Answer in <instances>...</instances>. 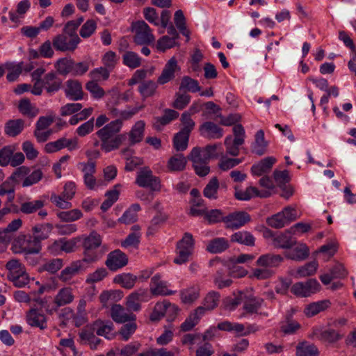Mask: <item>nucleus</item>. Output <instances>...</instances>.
Segmentation results:
<instances>
[{"label":"nucleus","instance_id":"f257e3e1","mask_svg":"<svg viewBox=\"0 0 356 356\" xmlns=\"http://www.w3.org/2000/svg\"><path fill=\"white\" fill-rule=\"evenodd\" d=\"M122 127L121 120H115L99 129L96 135L101 140V148L106 152H110L119 148L125 138L124 134H118Z\"/></svg>","mask_w":356,"mask_h":356},{"label":"nucleus","instance_id":"f03ea898","mask_svg":"<svg viewBox=\"0 0 356 356\" xmlns=\"http://www.w3.org/2000/svg\"><path fill=\"white\" fill-rule=\"evenodd\" d=\"M283 261L284 258L280 254L268 253L261 255L256 262L259 268L253 270V277L258 280L271 277L275 274L273 268L278 267Z\"/></svg>","mask_w":356,"mask_h":356},{"label":"nucleus","instance_id":"7ed1b4c3","mask_svg":"<svg viewBox=\"0 0 356 356\" xmlns=\"http://www.w3.org/2000/svg\"><path fill=\"white\" fill-rule=\"evenodd\" d=\"M8 270V277L18 288L25 286L29 282V277L24 266L18 259H11L6 264Z\"/></svg>","mask_w":356,"mask_h":356},{"label":"nucleus","instance_id":"20e7f679","mask_svg":"<svg viewBox=\"0 0 356 356\" xmlns=\"http://www.w3.org/2000/svg\"><path fill=\"white\" fill-rule=\"evenodd\" d=\"M12 250L13 252L17 254H38L41 250V244L32 234H19L14 240Z\"/></svg>","mask_w":356,"mask_h":356},{"label":"nucleus","instance_id":"39448f33","mask_svg":"<svg viewBox=\"0 0 356 356\" xmlns=\"http://www.w3.org/2000/svg\"><path fill=\"white\" fill-rule=\"evenodd\" d=\"M187 159L192 162L193 168L198 176L204 177L209 173V161L202 148L200 147H193Z\"/></svg>","mask_w":356,"mask_h":356},{"label":"nucleus","instance_id":"423d86ee","mask_svg":"<svg viewBox=\"0 0 356 356\" xmlns=\"http://www.w3.org/2000/svg\"><path fill=\"white\" fill-rule=\"evenodd\" d=\"M195 246V240L191 233L186 232L182 238L177 244V257L174 262L177 264L186 263L193 254Z\"/></svg>","mask_w":356,"mask_h":356},{"label":"nucleus","instance_id":"0eeeda50","mask_svg":"<svg viewBox=\"0 0 356 356\" xmlns=\"http://www.w3.org/2000/svg\"><path fill=\"white\" fill-rule=\"evenodd\" d=\"M136 184L140 187L149 188L152 191H160L161 189L159 177L153 175L149 167H143L137 172Z\"/></svg>","mask_w":356,"mask_h":356},{"label":"nucleus","instance_id":"6e6552de","mask_svg":"<svg viewBox=\"0 0 356 356\" xmlns=\"http://www.w3.org/2000/svg\"><path fill=\"white\" fill-rule=\"evenodd\" d=\"M321 290V284L316 279H309L305 282H298L292 285L291 291L300 298L309 297Z\"/></svg>","mask_w":356,"mask_h":356},{"label":"nucleus","instance_id":"1a4fd4ad","mask_svg":"<svg viewBox=\"0 0 356 356\" xmlns=\"http://www.w3.org/2000/svg\"><path fill=\"white\" fill-rule=\"evenodd\" d=\"M135 31L134 40L139 45H147L155 41V37L148 24L144 21H138L133 24Z\"/></svg>","mask_w":356,"mask_h":356},{"label":"nucleus","instance_id":"9d476101","mask_svg":"<svg viewBox=\"0 0 356 356\" xmlns=\"http://www.w3.org/2000/svg\"><path fill=\"white\" fill-rule=\"evenodd\" d=\"M80 41L81 40L79 38L74 36V38H72L66 34L62 33L53 38L52 44L54 47L58 51H73L76 49Z\"/></svg>","mask_w":356,"mask_h":356},{"label":"nucleus","instance_id":"9b49d317","mask_svg":"<svg viewBox=\"0 0 356 356\" xmlns=\"http://www.w3.org/2000/svg\"><path fill=\"white\" fill-rule=\"evenodd\" d=\"M170 284L161 279L160 274L154 275L152 278L149 284V291L153 296H167L174 295L176 291L168 289Z\"/></svg>","mask_w":356,"mask_h":356},{"label":"nucleus","instance_id":"f8f14e48","mask_svg":"<svg viewBox=\"0 0 356 356\" xmlns=\"http://www.w3.org/2000/svg\"><path fill=\"white\" fill-rule=\"evenodd\" d=\"M251 220L250 216L245 211H235L223 218L227 228L238 229Z\"/></svg>","mask_w":356,"mask_h":356},{"label":"nucleus","instance_id":"ddd939ff","mask_svg":"<svg viewBox=\"0 0 356 356\" xmlns=\"http://www.w3.org/2000/svg\"><path fill=\"white\" fill-rule=\"evenodd\" d=\"M128 263L127 255L120 250L110 252L105 261L106 266L112 271H116L125 266Z\"/></svg>","mask_w":356,"mask_h":356},{"label":"nucleus","instance_id":"4468645a","mask_svg":"<svg viewBox=\"0 0 356 356\" xmlns=\"http://www.w3.org/2000/svg\"><path fill=\"white\" fill-rule=\"evenodd\" d=\"M180 70L177 61L175 57H172L165 65L157 82L161 85L165 84L175 77V73Z\"/></svg>","mask_w":356,"mask_h":356},{"label":"nucleus","instance_id":"2eb2a0df","mask_svg":"<svg viewBox=\"0 0 356 356\" xmlns=\"http://www.w3.org/2000/svg\"><path fill=\"white\" fill-rule=\"evenodd\" d=\"M111 315L112 319L118 323H125L128 321H134L136 315L129 309L124 308L120 305H114L111 307Z\"/></svg>","mask_w":356,"mask_h":356},{"label":"nucleus","instance_id":"dca6fc26","mask_svg":"<svg viewBox=\"0 0 356 356\" xmlns=\"http://www.w3.org/2000/svg\"><path fill=\"white\" fill-rule=\"evenodd\" d=\"M65 94L69 99L72 101L83 99L84 92L81 83L77 80H67L65 83Z\"/></svg>","mask_w":356,"mask_h":356},{"label":"nucleus","instance_id":"f3484780","mask_svg":"<svg viewBox=\"0 0 356 356\" xmlns=\"http://www.w3.org/2000/svg\"><path fill=\"white\" fill-rule=\"evenodd\" d=\"M292 234H293L291 228L278 234L273 237V245L277 248H291L296 243V240L292 236Z\"/></svg>","mask_w":356,"mask_h":356},{"label":"nucleus","instance_id":"a211bd4d","mask_svg":"<svg viewBox=\"0 0 356 356\" xmlns=\"http://www.w3.org/2000/svg\"><path fill=\"white\" fill-rule=\"evenodd\" d=\"M200 134L209 139H219L223 136V129L212 122H205L200 127Z\"/></svg>","mask_w":356,"mask_h":356},{"label":"nucleus","instance_id":"6ab92c4d","mask_svg":"<svg viewBox=\"0 0 356 356\" xmlns=\"http://www.w3.org/2000/svg\"><path fill=\"white\" fill-rule=\"evenodd\" d=\"M26 317L27 323L31 327H39L40 330L47 327L46 316L35 309H31L27 312Z\"/></svg>","mask_w":356,"mask_h":356},{"label":"nucleus","instance_id":"aec40b11","mask_svg":"<svg viewBox=\"0 0 356 356\" xmlns=\"http://www.w3.org/2000/svg\"><path fill=\"white\" fill-rule=\"evenodd\" d=\"M270 195V192H260L257 188L253 186L248 187L245 191L236 189L234 193L235 197L238 200L243 201L250 200L253 197H267Z\"/></svg>","mask_w":356,"mask_h":356},{"label":"nucleus","instance_id":"412c9836","mask_svg":"<svg viewBox=\"0 0 356 356\" xmlns=\"http://www.w3.org/2000/svg\"><path fill=\"white\" fill-rule=\"evenodd\" d=\"M86 268V266L83 265V261L77 260L64 268L60 272L59 278L63 282H67L79 273V271L84 270Z\"/></svg>","mask_w":356,"mask_h":356},{"label":"nucleus","instance_id":"4be33fe9","mask_svg":"<svg viewBox=\"0 0 356 356\" xmlns=\"http://www.w3.org/2000/svg\"><path fill=\"white\" fill-rule=\"evenodd\" d=\"M42 82L44 88L49 94H54L58 91L62 85V81L53 72L47 73L44 76Z\"/></svg>","mask_w":356,"mask_h":356},{"label":"nucleus","instance_id":"5701e85b","mask_svg":"<svg viewBox=\"0 0 356 356\" xmlns=\"http://www.w3.org/2000/svg\"><path fill=\"white\" fill-rule=\"evenodd\" d=\"M52 229L53 225L51 223H38L33 226L31 232L33 236L41 244L42 241L49 238Z\"/></svg>","mask_w":356,"mask_h":356},{"label":"nucleus","instance_id":"b1692460","mask_svg":"<svg viewBox=\"0 0 356 356\" xmlns=\"http://www.w3.org/2000/svg\"><path fill=\"white\" fill-rule=\"evenodd\" d=\"M275 162L276 159L275 157H266L259 163L253 165L251 168V172L253 175L261 176L264 173L269 172Z\"/></svg>","mask_w":356,"mask_h":356},{"label":"nucleus","instance_id":"393cba45","mask_svg":"<svg viewBox=\"0 0 356 356\" xmlns=\"http://www.w3.org/2000/svg\"><path fill=\"white\" fill-rule=\"evenodd\" d=\"M77 240L72 238L70 240L60 239L55 241L52 245L49 246L51 252H57L58 251H64L65 252H72L75 250Z\"/></svg>","mask_w":356,"mask_h":356},{"label":"nucleus","instance_id":"a878e982","mask_svg":"<svg viewBox=\"0 0 356 356\" xmlns=\"http://www.w3.org/2000/svg\"><path fill=\"white\" fill-rule=\"evenodd\" d=\"M286 258L294 261H302L307 259L309 256V249L305 244L300 243L290 248V250L284 252Z\"/></svg>","mask_w":356,"mask_h":356},{"label":"nucleus","instance_id":"bb28decb","mask_svg":"<svg viewBox=\"0 0 356 356\" xmlns=\"http://www.w3.org/2000/svg\"><path fill=\"white\" fill-rule=\"evenodd\" d=\"M140 227L138 225H134L131 227L132 232L130 233L126 238L121 242L123 248H137L140 242L141 233L140 232Z\"/></svg>","mask_w":356,"mask_h":356},{"label":"nucleus","instance_id":"cd10ccee","mask_svg":"<svg viewBox=\"0 0 356 356\" xmlns=\"http://www.w3.org/2000/svg\"><path fill=\"white\" fill-rule=\"evenodd\" d=\"M187 158L183 154H176L171 156L167 163V168L170 172L183 171L186 166Z\"/></svg>","mask_w":356,"mask_h":356},{"label":"nucleus","instance_id":"c85d7f7f","mask_svg":"<svg viewBox=\"0 0 356 356\" xmlns=\"http://www.w3.org/2000/svg\"><path fill=\"white\" fill-rule=\"evenodd\" d=\"M93 330L97 335L104 337L107 339H111L113 337V324L109 321H96L93 323Z\"/></svg>","mask_w":356,"mask_h":356},{"label":"nucleus","instance_id":"c756f323","mask_svg":"<svg viewBox=\"0 0 356 356\" xmlns=\"http://www.w3.org/2000/svg\"><path fill=\"white\" fill-rule=\"evenodd\" d=\"M264 303V300L258 297H252L247 298L244 302L243 309L244 312L241 314V317L245 316L246 314H258L259 310Z\"/></svg>","mask_w":356,"mask_h":356},{"label":"nucleus","instance_id":"7c9ffc66","mask_svg":"<svg viewBox=\"0 0 356 356\" xmlns=\"http://www.w3.org/2000/svg\"><path fill=\"white\" fill-rule=\"evenodd\" d=\"M74 296L70 287L60 289L54 297V302L57 307H62L73 302Z\"/></svg>","mask_w":356,"mask_h":356},{"label":"nucleus","instance_id":"2f4dec72","mask_svg":"<svg viewBox=\"0 0 356 356\" xmlns=\"http://www.w3.org/2000/svg\"><path fill=\"white\" fill-rule=\"evenodd\" d=\"M24 128V121L22 119L8 120L4 127V133L10 137L18 136Z\"/></svg>","mask_w":356,"mask_h":356},{"label":"nucleus","instance_id":"473e14b6","mask_svg":"<svg viewBox=\"0 0 356 356\" xmlns=\"http://www.w3.org/2000/svg\"><path fill=\"white\" fill-rule=\"evenodd\" d=\"M145 123L143 120L137 121L129 133L130 143L134 145L140 143L144 137Z\"/></svg>","mask_w":356,"mask_h":356},{"label":"nucleus","instance_id":"72a5a7b5","mask_svg":"<svg viewBox=\"0 0 356 356\" xmlns=\"http://www.w3.org/2000/svg\"><path fill=\"white\" fill-rule=\"evenodd\" d=\"M230 241L246 246H254L255 238L248 231H238L231 236Z\"/></svg>","mask_w":356,"mask_h":356},{"label":"nucleus","instance_id":"f704fd0d","mask_svg":"<svg viewBox=\"0 0 356 356\" xmlns=\"http://www.w3.org/2000/svg\"><path fill=\"white\" fill-rule=\"evenodd\" d=\"M102 248L104 250H97V248H92L91 247L83 248L84 257L83 259L81 260L83 261V265H85L86 263H94L101 259L103 254L107 251V248L104 246H102Z\"/></svg>","mask_w":356,"mask_h":356},{"label":"nucleus","instance_id":"c9c22d12","mask_svg":"<svg viewBox=\"0 0 356 356\" xmlns=\"http://www.w3.org/2000/svg\"><path fill=\"white\" fill-rule=\"evenodd\" d=\"M330 305V302L328 300H320L307 305L305 309L304 313L308 317L314 316L321 312L325 310Z\"/></svg>","mask_w":356,"mask_h":356},{"label":"nucleus","instance_id":"e433bc0d","mask_svg":"<svg viewBox=\"0 0 356 356\" xmlns=\"http://www.w3.org/2000/svg\"><path fill=\"white\" fill-rule=\"evenodd\" d=\"M44 206V201L42 200H34L32 201H24L20 204L19 211L24 214H31L37 212Z\"/></svg>","mask_w":356,"mask_h":356},{"label":"nucleus","instance_id":"4c0bfd02","mask_svg":"<svg viewBox=\"0 0 356 356\" xmlns=\"http://www.w3.org/2000/svg\"><path fill=\"white\" fill-rule=\"evenodd\" d=\"M229 248L228 241L225 238H216L210 241L207 245V250L211 253H220Z\"/></svg>","mask_w":356,"mask_h":356},{"label":"nucleus","instance_id":"58836bf2","mask_svg":"<svg viewBox=\"0 0 356 356\" xmlns=\"http://www.w3.org/2000/svg\"><path fill=\"white\" fill-rule=\"evenodd\" d=\"M267 147V142L264 138V132L259 130L255 135V140L252 145V150L254 154L261 156L265 154Z\"/></svg>","mask_w":356,"mask_h":356},{"label":"nucleus","instance_id":"ea45409f","mask_svg":"<svg viewBox=\"0 0 356 356\" xmlns=\"http://www.w3.org/2000/svg\"><path fill=\"white\" fill-rule=\"evenodd\" d=\"M318 350L316 346L307 341L299 343L296 346V356H318Z\"/></svg>","mask_w":356,"mask_h":356},{"label":"nucleus","instance_id":"a19ab883","mask_svg":"<svg viewBox=\"0 0 356 356\" xmlns=\"http://www.w3.org/2000/svg\"><path fill=\"white\" fill-rule=\"evenodd\" d=\"M200 296V287L198 285L192 286L180 292L181 300L184 303H192Z\"/></svg>","mask_w":356,"mask_h":356},{"label":"nucleus","instance_id":"79ce46f5","mask_svg":"<svg viewBox=\"0 0 356 356\" xmlns=\"http://www.w3.org/2000/svg\"><path fill=\"white\" fill-rule=\"evenodd\" d=\"M217 330L234 332L241 335H245L250 332L245 331V327L243 324L238 323H231L229 321H223L218 323Z\"/></svg>","mask_w":356,"mask_h":356},{"label":"nucleus","instance_id":"37998d69","mask_svg":"<svg viewBox=\"0 0 356 356\" xmlns=\"http://www.w3.org/2000/svg\"><path fill=\"white\" fill-rule=\"evenodd\" d=\"M15 183L9 177L0 184V196L8 195V202L11 203L15 199Z\"/></svg>","mask_w":356,"mask_h":356},{"label":"nucleus","instance_id":"c03bdc74","mask_svg":"<svg viewBox=\"0 0 356 356\" xmlns=\"http://www.w3.org/2000/svg\"><path fill=\"white\" fill-rule=\"evenodd\" d=\"M122 63L127 67L136 69L141 65V58L134 51H127L122 55Z\"/></svg>","mask_w":356,"mask_h":356},{"label":"nucleus","instance_id":"a18cd8bd","mask_svg":"<svg viewBox=\"0 0 356 356\" xmlns=\"http://www.w3.org/2000/svg\"><path fill=\"white\" fill-rule=\"evenodd\" d=\"M73 60L70 58H59L54 64L57 72L63 76H67L72 72Z\"/></svg>","mask_w":356,"mask_h":356},{"label":"nucleus","instance_id":"49530a36","mask_svg":"<svg viewBox=\"0 0 356 356\" xmlns=\"http://www.w3.org/2000/svg\"><path fill=\"white\" fill-rule=\"evenodd\" d=\"M201 90V87L199 85V83L197 80L192 79L188 76H184L182 77L180 86L179 90H184L191 92H200Z\"/></svg>","mask_w":356,"mask_h":356},{"label":"nucleus","instance_id":"de8ad7c7","mask_svg":"<svg viewBox=\"0 0 356 356\" xmlns=\"http://www.w3.org/2000/svg\"><path fill=\"white\" fill-rule=\"evenodd\" d=\"M18 108L22 114L31 118L35 117L39 113L38 108L33 105L28 99H22L19 103Z\"/></svg>","mask_w":356,"mask_h":356},{"label":"nucleus","instance_id":"09e8293b","mask_svg":"<svg viewBox=\"0 0 356 356\" xmlns=\"http://www.w3.org/2000/svg\"><path fill=\"white\" fill-rule=\"evenodd\" d=\"M189 134L179 131L173 138V147L177 152H183L188 147Z\"/></svg>","mask_w":356,"mask_h":356},{"label":"nucleus","instance_id":"8fccbe9b","mask_svg":"<svg viewBox=\"0 0 356 356\" xmlns=\"http://www.w3.org/2000/svg\"><path fill=\"white\" fill-rule=\"evenodd\" d=\"M219 188V182L217 177H214L210 179L209 183L204 188L203 194L204 197L210 200H216L218 198V190Z\"/></svg>","mask_w":356,"mask_h":356},{"label":"nucleus","instance_id":"3c124183","mask_svg":"<svg viewBox=\"0 0 356 356\" xmlns=\"http://www.w3.org/2000/svg\"><path fill=\"white\" fill-rule=\"evenodd\" d=\"M23 63H6L5 67L9 71L6 76V79L10 82L15 81L22 71Z\"/></svg>","mask_w":356,"mask_h":356},{"label":"nucleus","instance_id":"603ef678","mask_svg":"<svg viewBox=\"0 0 356 356\" xmlns=\"http://www.w3.org/2000/svg\"><path fill=\"white\" fill-rule=\"evenodd\" d=\"M137 277L130 273H122L116 275L114 278L115 283L120 284L122 287L130 289L134 287Z\"/></svg>","mask_w":356,"mask_h":356},{"label":"nucleus","instance_id":"864d4df0","mask_svg":"<svg viewBox=\"0 0 356 356\" xmlns=\"http://www.w3.org/2000/svg\"><path fill=\"white\" fill-rule=\"evenodd\" d=\"M318 266V263L315 261L307 263L298 268L296 277L302 278L313 275L316 272Z\"/></svg>","mask_w":356,"mask_h":356},{"label":"nucleus","instance_id":"5fc2aeb1","mask_svg":"<svg viewBox=\"0 0 356 356\" xmlns=\"http://www.w3.org/2000/svg\"><path fill=\"white\" fill-rule=\"evenodd\" d=\"M98 81L91 80L86 83V88L95 99H100L105 95L104 90L97 83Z\"/></svg>","mask_w":356,"mask_h":356},{"label":"nucleus","instance_id":"6e6d98bb","mask_svg":"<svg viewBox=\"0 0 356 356\" xmlns=\"http://www.w3.org/2000/svg\"><path fill=\"white\" fill-rule=\"evenodd\" d=\"M174 22L177 29L181 33L182 35L189 38V31L187 30L186 26V19L182 10H178L175 12L174 16Z\"/></svg>","mask_w":356,"mask_h":356},{"label":"nucleus","instance_id":"4d7b16f0","mask_svg":"<svg viewBox=\"0 0 356 356\" xmlns=\"http://www.w3.org/2000/svg\"><path fill=\"white\" fill-rule=\"evenodd\" d=\"M102 244V237L96 232H92L88 236H86L83 242V248H98Z\"/></svg>","mask_w":356,"mask_h":356},{"label":"nucleus","instance_id":"13d9d810","mask_svg":"<svg viewBox=\"0 0 356 356\" xmlns=\"http://www.w3.org/2000/svg\"><path fill=\"white\" fill-rule=\"evenodd\" d=\"M156 88V84L153 81H144L139 86L138 91L143 98H147L154 94Z\"/></svg>","mask_w":356,"mask_h":356},{"label":"nucleus","instance_id":"bf43d9fd","mask_svg":"<svg viewBox=\"0 0 356 356\" xmlns=\"http://www.w3.org/2000/svg\"><path fill=\"white\" fill-rule=\"evenodd\" d=\"M242 162L241 159L229 158L225 155H222L219 161L218 167L223 171H227L234 168Z\"/></svg>","mask_w":356,"mask_h":356},{"label":"nucleus","instance_id":"052dcab7","mask_svg":"<svg viewBox=\"0 0 356 356\" xmlns=\"http://www.w3.org/2000/svg\"><path fill=\"white\" fill-rule=\"evenodd\" d=\"M167 300L159 302L156 303L154 310L150 315V320L152 321H159L161 318L165 316L167 309Z\"/></svg>","mask_w":356,"mask_h":356},{"label":"nucleus","instance_id":"680f3d73","mask_svg":"<svg viewBox=\"0 0 356 356\" xmlns=\"http://www.w3.org/2000/svg\"><path fill=\"white\" fill-rule=\"evenodd\" d=\"M180 122L182 125V128L180 131L190 135L195 126V122L192 119L191 116L188 113H183L181 115Z\"/></svg>","mask_w":356,"mask_h":356},{"label":"nucleus","instance_id":"e2e57ef3","mask_svg":"<svg viewBox=\"0 0 356 356\" xmlns=\"http://www.w3.org/2000/svg\"><path fill=\"white\" fill-rule=\"evenodd\" d=\"M57 216L63 221L71 222L81 218L82 213L79 209H75L67 211H60L57 213Z\"/></svg>","mask_w":356,"mask_h":356},{"label":"nucleus","instance_id":"0e129e2a","mask_svg":"<svg viewBox=\"0 0 356 356\" xmlns=\"http://www.w3.org/2000/svg\"><path fill=\"white\" fill-rule=\"evenodd\" d=\"M118 60L119 58L114 51H108L102 56V62L105 67L111 71L115 67Z\"/></svg>","mask_w":356,"mask_h":356},{"label":"nucleus","instance_id":"69168bd1","mask_svg":"<svg viewBox=\"0 0 356 356\" xmlns=\"http://www.w3.org/2000/svg\"><path fill=\"white\" fill-rule=\"evenodd\" d=\"M110 70L106 67H97L92 70L90 73L89 76L91 77L92 80L101 81L107 80L110 75Z\"/></svg>","mask_w":356,"mask_h":356},{"label":"nucleus","instance_id":"338daca9","mask_svg":"<svg viewBox=\"0 0 356 356\" xmlns=\"http://www.w3.org/2000/svg\"><path fill=\"white\" fill-rule=\"evenodd\" d=\"M191 98L187 93L177 92L172 106L176 109L182 110L189 104Z\"/></svg>","mask_w":356,"mask_h":356},{"label":"nucleus","instance_id":"774afa93","mask_svg":"<svg viewBox=\"0 0 356 356\" xmlns=\"http://www.w3.org/2000/svg\"><path fill=\"white\" fill-rule=\"evenodd\" d=\"M138 356H174V353L163 348H151L140 353Z\"/></svg>","mask_w":356,"mask_h":356}]
</instances>
